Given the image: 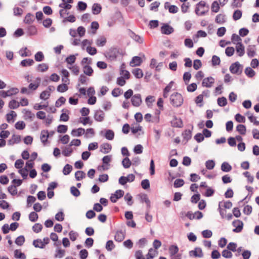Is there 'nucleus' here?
I'll return each instance as SVG.
<instances>
[{
	"label": "nucleus",
	"mask_w": 259,
	"mask_h": 259,
	"mask_svg": "<svg viewBox=\"0 0 259 259\" xmlns=\"http://www.w3.org/2000/svg\"><path fill=\"white\" fill-rule=\"evenodd\" d=\"M104 55L109 60L114 61L119 55H123L122 50L117 46H113L106 51Z\"/></svg>",
	"instance_id": "1"
},
{
	"label": "nucleus",
	"mask_w": 259,
	"mask_h": 259,
	"mask_svg": "<svg viewBox=\"0 0 259 259\" xmlns=\"http://www.w3.org/2000/svg\"><path fill=\"white\" fill-rule=\"evenodd\" d=\"M208 10L209 6L204 1H201L196 4L195 12L198 16H203L208 12Z\"/></svg>",
	"instance_id": "2"
},
{
	"label": "nucleus",
	"mask_w": 259,
	"mask_h": 259,
	"mask_svg": "<svg viewBox=\"0 0 259 259\" xmlns=\"http://www.w3.org/2000/svg\"><path fill=\"white\" fill-rule=\"evenodd\" d=\"M170 102L175 107H180L183 103V98L182 95L178 93H175L170 97Z\"/></svg>",
	"instance_id": "3"
},
{
	"label": "nucleus",
	"mask_w": 259,
	"mask_h": 259,
	"mask_svg": "<svg viewBox=\"0 0 259 259\" xmlns=\"http://www.w3.org/2000/svg\"><path fill=\"white\" fill-rule=\"evenodd\" d=\"M242 67L239 62H236L230 65L229 70L232 74H240L242 72Z\"/></svg>",
	"instance_id": "4"
},
{
	"label": "nucleus",
	"mask_w": 259,
	"mask_h": 259,
	"mask_svg": "<svg viewBox=\"0 0 259 259\" xmlns=\"http://www.w3.org/2000/svg\"><path fill=\"white\" fill-rule=\"evenodd\" d=\"M100 135L104 136L108 140H112L114 138V133L111 130H105L100 132Z\"/></svg>",
	"instance_id": "5"
},
{
	"label": "nucleus",
	"mask_w": 259,
	"mask_h": 259,
	"mask_svg": "<svg viewBox=\"0 0 259 259\" xmlns=\"http://www.w3.org/2000/svg\"><path fill=\"white\" fill-rule=\"evenodd\" d=\"M124 195V191L122 190H117L114 193L112 194L110 199L113 203L117 202V200L122 197Z\"/></svg>",
	"instance_id": "6"
},
{
	"label": "nucleus",
	"mask_w": 259,
	"mask_h": 259,
	"mask_svg": "<svg viewBox=\"0 0 259 259\" xmlns=\"http://www.w3.org/2000/svg\"><path fill=\"white\" fill-rule=\"evenodd\" d=\"M232 225L235 227L233 229V232L235 233H239L241 232L243 227V223L239 220H234L232 222Z\"/></svg>",
	"instance_id": "7"
},
{
	"label": "nucleus",
	"mask_w": 259,
	"mask_h": 259,
	"mask_svg": "<svg viewBox=\"0 0 259 259\" xmlns=\"http://www.w3.org/2000/svg\"><path fill=\"white\" fill-rule=\"evenodd\" d=\"M131 102L133 106L139 107L142 103L141 94H136L134 95L131 98Z\"/></svg>",
	"instance_id": "8"
},
{
	"label": "nucleus",
	"mask_w": 259,
	"mask_h": 259,
	"mask_svg": "<svg viewBox=\"0 0 259 259\" xmlns=\"http://www.w3.org/2000/svg\"><path fill=\"white\" fill-rule=\"evenodd\" d=\"M174 31V29L169 25L166 23H163L161 27V32L162 34L169 35Z\"/></svg>",
	"instance_id": "9"
},
{
	"label": "nucleus",
	"mask_w": 259,
	"mask_h": 259,
	"mask_svg": "<svg viewBox=\"0 0 259 259\" xmlns=\"http://www.w3.org/2000/svg\"><path fill=\"white\" fill-rule=\"evenodd\" d=\"M190 256H194L195 257H202L203 253L202 250L200 247H196L194 250H191L189 252Z\"/></svg>",
	"instance_id": "10"
},
{
	"label": "nucleus",
	"mask_w": 259,
	"mask_h": 259,
	"mask_svg": "<svg viewBox=\"0 0 259 259\" xmlns=\"http://www.w3.org/2000/svg\"><path fill=\"white\" fill-rule=\"evenodd\" d=\"M214 82V78L211 76H209L203 79L202 85L206 88H211Z\"/></svg>",
	"instance_id": "11"
},
{
	"label": "nucleus",
	"mask_w": 259,
	"mask_h": 259,
	"mask_svg": "<svg viewBox=\"0 0 259 259\" xmlns=\"http://www.w3.org/2000/svg\"><path fill=\"white\" fill-rule=\"evenodd\" d=\"M94 119L96 121L98 122H102L103 121L105 117V113L101 110H96L95 112Z\"/></svg>",
	"instance_id": "12"
},
{
	"label": "nucleus",
	"mask_w": 259,
	"mask_h": 259,
	"mask_svg": "<svg viewBox=\"0 0 259 259\" xmlns=\"http://www.w3.org/2000/svg\"><path fill=\"white\" fill-rule=\"evenodd\" d=\"M125 236V231L122 230L117 231L114 236V239L116 241L121 242L123 240Z\"/></svg>",
	"instance_id": "13"
},
{
	"label": "nucleus",
	"mask_w": 259,
	"mask_h": 259,
	"mask_svg": "<svg viewBox=\"0 0 259 259\" xmlns=\"http://www.w3.org/2000/svg\"><path fill=\"white\" fill-rule=\"evenodd\" d=\"M193 129V126L191 125V129H186L184 132L182 133V136L183 137L184 140H186V143H187L189 140H190L192 138V132Z\"/></svg>",
	"instance_id": "14"
},
{
	"label": "nucleus",
	"mask_w": 259,
	"mask_h": 259,
	"mask_svg": "<svg viewBox=\"0 0 259 259\" xmlns=\"http://www.w3.org/2000/svg\"><path fill=\"white\" fill-rule=\"evenodd\" d=\"M236 52L239 57H242L245 53V48L241 42H238L236 46Z\"/></svg>",
	"instance_id": "15"
},
{
	"label": "nucleus",
	"mask_w": 259,
	"mask_h": 259,
	"mask_svg": "<svg viewBox=\"0 0 259 259\" xmlns=\"http://www.w3.org/2000/svg\"><path fill=\"white\" fill-rule=\"evenodd\" d=\"M171 125L174 127L181 128L183 125V123L181 119L178 118L176 116H174V119L171 121Z\"/></svg>",
	"instance_id": "16"
},
{
	"label": "nucleus",
	"mask_w": 259,
	"mask_h": 259,
	"mask_svg": "<svg viewBox=\"0 0 259 259\" xmlns=\"http://www.w3.org/2000/svg\"><path fill=\"white\" fill-rule=\"evenodd\" d=\"M142 62V58L139 56H134L130 62V65L132 67L139 66Z\"/></svg>",
	"instance_id": "17"
},
{
	"label": "nucleus",
	"mask_w": 259,
	"mask_h": 259,
	"mask_svg": "<svg viewBox=\"0 0 259 259\" xmlns=\"http://www.w3.org/2000/svg\"><path fill=\"white\" fill-rule=\"evenodd\" d=\"M85 133V130L82 127H79L77 129H73L71 134L73 137H80L83 135Z\"/></svg>",
	"instance_id": "18"
},
{
	"label": "nucleus",
	"mask_w": 259,
	"mask_h": 259,
	"mask_svg": "<svg viewBox=\"0 0 259 259\" xmlns=\"http://www.w3.org/2000/svg\"><path fill=\"white\" fill-rule=\"evenodd\" d=\"M49 138V131L48 130H42L40 133V138L41 142L45 144L48 142V139Z\"/></svg>",
	"instance_id": "19"
},
{
	"label": "nucleus",
	"mask_w": 259,
	"mask_h": 259,
	"mask_svg": "<svg viewBox=\"0 0 259 259\" xmlns=\"http://www.w3.org/2000/svg\"><path fill=\"white\" fill-rule=\"evenodd\" d=\"M37 29L34 25H30L27 27L26 29V33L28 35H34L37 34Z\"/></svg>",
	"instance_id": "20"
},
{
	"label": "nucleus",
	"mask_w": 259,
	"mask_h": 259,
	"mask_svg": "<svg viewBox=\"0 0 259 259\" xmlns=\"http://www.w3.org/2000/svg\"><path fill=\"white\" fill-rule=\"evenodd\" d=\"M83 66V72L84 74L89 76H91L93 75L94 70L92 67L88 65H82Z\"/></svg>",
	"instance_id": "21"
},
{
	"label": "nucleus",
	"mask_w": 259,
	"mask_h": 259,
	"mask_svg": "<svg viewBox=\"0 0 259 259\" xmlns=\"http://www.w3.org/2000/svg\"><path fill=\"white\" fill-rule=\"evenodd\" d=\"M35 20L34 17L31 13H28L26 15L24 19V23L25 24H30L32 23Z\"/></svg>",
	"instance_id": "22"
},
{
	"label": "nucleus",
	"mask_w": 259,
	"mask_h": 259,
	"mask_svg": "<svg viewBox=\"0 0 259 259\" xmlns=\"http://www.w3.org/2000/svg\"><path fill=\"white\" fill-rule=\"evenodd\" d=\"M102 10L101 6L97 3H95L92 6V13L94 15H98L101 13Z\"/></svg>",
	"instance_id": "23"
},
{
	"label": "nucleus",
	"mask_w": 259,
	"mask_h": 259,
	"mask_svg": "<svg viewBox=\"0 0 259 259\" xmlns=\"http://www.w3.org/2000/svg\"><path fill=\"white\" fill-rule=\"evenodd\" d=\"M79 123H82L83 125H85L87 124H89L90 125H92L93 121L91 120L90 117L89 116H85L84 117H80L78 120Z\"/></svg>",
	"instance_id": "24"
},
{
	"label": "nucleus",
	"mask_w": 259,
	"mask_h": 259,
	"mask_svg": "<svg viewBox=\"0 0 259 259\" xmlns=\"http://www.w3.org/2000/svg\"><path fill=\"white\" fill-rule=\"evenodd\" d=\"M132 73L135 77L138 79L141 78L143 76V71L140 68H135L133 69Z\"/></svg>",
	"instance_id": "25"
},
{
	"label": "nucleus",
	"mask_w": 259,
	"mask_h": 259,
	"mask_svg": "<svg viewBox=\"0 0 259 259\" xmlns=\"http://www.w3.org/2000/svg\"><path fill=\"white\" fill-rule=\"evenodd\" d=\"M34 63V62L33 59H26L21 61L20 62V65L22 67H26L32 65Z\"/></svg>",
	"instance_id": "26"
},
{
	"label": "nucleus",
	"mask_w": 259,
	"mask_h": 259,
	"mask_svg": "<svg viewBox=\"0 0 259 259\" xmlns=\"http://www.w3.org/2000/svg\"><path fill=\"white\" fill-rule=\"evenodd\" d=\"M179 247L177 245H171L169 247V251L170 256H174L178 253L179 251Z\"/></svg>",
	"instance_id": "27"
},
{
	"label": "nucleus",
	"mask_w": 259,
	"mask_h": 259,
	"mask_svg": "<svg viewBox=\"0 0 259 259\" xmlns=\"http://www.w3.org/2000/svg\"><path fill=\"white\" fill-rule=\"evenodd\" d=\"M232 168L231 165L227 162H224L221 165V170L224 172H229Z\"/></svg>",
	"instance_id": "28"
},
{
	"label": "nucleus",
	"mask_w": 259,
	"mask_h": 259,
	"mask_svg": "<svg viewBox=\"0 0 259 259\" xmlns=\"http://www.w3.org/2000/svg\"><path fill=\"white\" fill-rule=\"evenodd\" d=\"M85 177V173L81 170H78L75 173V178L76 181H79Z\"/></svg>",
	"instance_id": "29"
},
{
	"label": "nucleus",
	"mask_w": 259,
	"mask_h": 259,
	"mask_svg": "<svg viewBox=\"0 0 259 259\" xmlns=\"http://www.w3.org/2000/svg\"><path fill=\"white\" fill-rule=\"evenodd\" d=\"M244 72L245 74L250 78L253 77L255 75V71L250 67H246Z\"/></svg>",
	"instance_id": "30"
},
{
	"label": "nucleus",
	"mask_w": 259,
	"mask_h": 259,
	"mask_svg": "<svg viewBox=\"0 0 259 259\" xmlns=\"http://www.w3.org/2000/svg\"><path fill=\"white\" fill-rule=\"evenodd\" d=\"M217 103L219 106L225 107L227 105L228 102L226 97H222L218 98Z\"/></svg>",
	"instance_id": "31"
},
{
	"label": "nucleus",
	"mask_w": 259,
	"mask_h": 259,
	"mask_svg": "<svg viewBox=\"0 0 259 259\" xmlns=\"http://www.w3.org/2000/svg\"><path fill=\"white\" fill-rule=\"evenodd\" d=\"M33 245L36 248H44V244H42V241L40 239L34 240L33 241Z\"/></svg>",
	"instance_id": "32"
},
{
	"label": "nucleus",
	"mask_w": 259,
	"mask_h": 259,
	"mask_svg": "<svg viewBox=\"0 0 259 259\" xmlns=\"http://www.w3.org/2000/svg\"><path fill=\"white\" fill-rule=\"evenodd\" d=\"M101 148L104 149V151H101L103 153L106 154L111 150V145L109 143H104L101 145Z\"/></svg>",
	"instance_id": "33"
},
{
	"label": "nucleus",
	"mask_w": 259,
	"mask_h": 259,
	"mask_svg": "<svg viewBox=\"0 0 259 259\" xmlns=\"http://www.w3.org/2000/svg\"><path fill=\"white\" fill-rule=\"evenodd\" d=\"M106 39L104 36H101L96 40V45L98 47H103L106 45Z\"/></svg>",
	"instance_id": "34"
},
{
	"label": "nucleus",
	"mask_w": 259,
	"mask_h": 259,
	"mask_svg": "<svg viewBox=\"0 0 259 259\" xmlns=\"http://www.w3.org/2000/svg\"><path fill=\"white\" fill-rule=\"evenodd\" d=\"M20 106V103L15 100H12L9 103V107L10 109H15Z\"/></svg>",
	"instance_id": "35"
},
{
	"label": "nucleus",
	"mask_w": 259,
	"mask_h": 259,
	"mask_svg": "<svg viewBox=\"0 0 259 259\" xmlns=\"http://www.w3.org/2000/svg\"><path fill=\"white\" fill-rule=\"evenodd\" d=\"M236 131L241 135H244L246 133V126L243 124H238L236 127Z\"/></svg>",
	"instance_id": "36"
},
{
	"label": "nucleus",
	"mask_w": 259,
	"mask_h": 259,
	"mask_svg": "<svg viewBox=\"0 0 259 259\" xmlns=\"http://www.w3.org/2000/svg\"><path fill=\"white\" fill-rule=\"evenodd\" d=\"M45 57L42 52H37L34 55V59L36 61L41 62L44 60Z\"/></svg>",
	"instance_id": "37"
},
{
	"label": "nucleus",
	"mask_w": 259,
	"mask_h": 259,
	"mask_svg": "<svg viewBox=\"0 0 259 259\" xmlns=\"http://www.w3.org/2000/svg\"><path fill=\"white\" fill-rule=\"evenodd\" d=\"M216 23L222 24L225 22V16L222 14H219L216 16L215 20Z\"/></svg>",
	"instance_id": "38"
},
{
	"label": "nucleus",
	"mask_w": 259,
	"mask_h": 259,
	"mask_svg": "<svg viewBox=\"0 0 259 259\" xmlns=\"http://www.w3.org/2000/svg\"><path fill=\"white\" fill-rule=\"evenodd\" d=\"M185 182L183 179H176L174 183V187L176 188L181 187L183 186Z\"/></svg>",
	"instance_id": "39"
},
{
	"label": "nucleus",
	"mask_w": 259,
	"mask_h": 259,
	"mask_svg": "<svg viewBox=\"0 0 259 259\" xmlns=\"http://www.w3.org/2000/svg\"><path fill=\"white\" fill-rule=\"evenodd\" d=\"M132 162L130 159L127 157H125L122 161V164L124 168H128L132 165Z\"/></svg>",
	"instance_id": "40"
},
{
	"label": "nucleus",
	"mask_w": 259,
	"mask_h": 259,
	"mask_svg": "<svg viewBox=\"0 0 259 259\" xmlns=\"http://www.w3.org/2000/svg\"><path fill=\"white\" fill-rule=\"evenodd\" d=\"M72 170V165H71L69 164H66L63 168V173L64 175H68L71 172Z\"/></svg>",
	"instance_id": "41"
},
{
	"label": "nucleus",
	"mask_w": 259,
	"mask_h": 259,
	"mask_svg": "<svg viewBox=\"0 0 259 259\" xmlns=\"http://www.w3.org/2000/svg\"><path fill=\"white\" fill-rule=\"evenodd\" d=\"M68 89V86L65 83H62L61 84H59L57 88V91L58 92L60 93H64L66 91H67Z\"/></svg>",
	"instance_id": "42"
},
{
	"label": "nucleus",
	"mask_w": 259,
	"mask_h": 259,
	"mask_svg": "<svg viewBox=\"0 0 259 259\" xmlns=\"http://www.w3.org/2000/svg\"><path fill=\"white\" fill-rule=\"evenodd\" d=\"M48 68L49 66L46 63L39 64L37 67V70L42 72L46 71Z\"/></svg>",
	"instance_id": "43"
},
{
	"label": "nucleus",
	"mask_w": 259,
	"mask_h": 259,
	"mask_svg": "<svg viewBox=\"0 0 259 259\" xmlns=\"http://www.w3.org/2000/svg\"><path fill=\"white\" fill-rule=\"evenodd\" d=\"M25 237L23 235L18 236L15 240V243L18 246H22L25 242Z\"/></svg>",
	"instance_id": "44"
},
{
	"label": "nucleus",
	"mask_w": 259,
	"mask_h": 259,
	"mask_svg": "<svg viewBox=\"0 0 259 259\" xmlns=\"http://www.w3.org/2000/svg\"><path fill=\"white\" fill-rule=\"evenodd\" d=\"M77 8L78 10L83 11L85 10L87 8V4L85 2L79 1L78 2Z\"/></svg>",
	"instance_id": "45"
},
{
	"label": "nucleus",
	"mask_w": 259,
	"mask_h": 259,
	"mask_svg": "<svg viewBox=\"0 0 259 259\" xmlns=\"http://www.w3.org/2000/svg\"><path fill=\"white\" fill-rule=\"evenodd\" d=\"M242 13L241 11H240L239 10H235L234 12L233 15V18L234 20L237 21V20H239V19H240L242 17Z\"/></svg>",
	"instance_id": "46"
},
{
	"label": "nucleus",
	"mask_w": 259,
	"mask_h": 259,
	"mask_svg": "<svg viewBox=\"0 0 259 259\" xmlns=\"http://www.w3.org/2000/svg\"><path fill=\"white\" fill-rule=\"evenodd\" d=\"M76 60V57L74 55H70L69 56H68L66 59L65 61L67 62V64L72 65L75 62Z\"/></svg>",
	"instance_id": "47"
},
{
	"label": "nucleus",
	"mask_w": 259,
	"mask_h": 259,
	"mask_svg": "<svg viewBox=\"0 0 259 259\" xmlns=\"http://www.w3.org/2000/svg\"><path fill=\"white\" fill-rule=\"evenodd\" d=\"M51 95L50 93L48 90L42 91L40 94L39 98L40 99L46 100L48 99Z\"/></svg>",
	"instance_id": "48"
},
{
	"label": "nucleus",
	"mask_w": 259,
	"mask_h": 259,
	"mask_svg": "<svg viewBox=\"0 0 259 259\" xmlns=\"http://www.w3.org/2000/svg\"><path fill=\"white\" fill-rule=\"evenodd\" d=\"M8 192L13 196L16 195L17 194V190L16 186L14 185H10L8 188Z\"/></svg>",
	"instance_id": "49"
},
{
	"label": "nucleus",
	"mask_w": 259,
	"mask_h": 259,
	"mask_svg": "<svg viewBox=\"0 0 259 259\" xmlns=\"http://www.w3.org/2000/svg\"><path fill=\"white\" fill-rule=\"evenodd\" d=\"M215 166V162L213 160H208L205 162V166L207 169H212Z\"/></svg>",
	"instance_id": "50"
},
{
	"label": "nucleus",
	"mask_w": 259,
	"mask_h": 259,
	"mask_svg": "<svg viewBox=\"0 0 259 259\" xmlns=\"http://www.w3.org/2000/svg\"><path fill=\"white\" fill-rule=\"evenodd\" d=\"M38 218L37 213L35 212L32 211L29 214V219L31 222H35L37 221Z\"/></svg>",
	"instance_id": "51"
},
{
	"label": "nucleus",
	"mask_w": 259,
	"mask_h": 259,
	"mask_svg": "<svg viewBox=\"0 0 259 259\" xmlns=\"http://www.w3.org/2000/svg\"><path fill=\"white\" fill-rule=\"evenodd\" d=\"M115 248V245L112 240H108L107 241L106 243V249L109 251H111Z\"/></svg>",
	"instance_id": "52"
},
{
	"label": "nucleus",
	"mask_w": 259,
	"mask_h": 259,
	"mask_svg": "<svg viewBox=\"0 0 259 259\" xmlns=\"http://www.w3.org/2000/svg\"><path fill=\"white\" fill-rule=\"evenodd\" d=\"M25 123L23 121H19L15 123V127L17 130H22L25 127Z\"/></svg>",
	"instance_id": "53"
},
{
	"label": "nucleus",
	"mask_w": 259,
	"mask_h": 259,
	"mask_svg": "<svg viewBox=\"0 0 259 259\" xmlns=\"http://www.w3.org/2000/svg\"><path fill=\"white\" fill-rule=\"evenodd\" d=\"M14 255L15 257L19 259H26V257L25 254L23 252L19 251L18 250L14 251Z\"/></svg>",
	"instance_id": "54"
},
{
	"label": "nucleus",
	"mask_w": 259,
	"mask_h": 259,
	"mask_svg": "<svg viewBox=\"0 0 259 259\" xmlns=\"http://www.w3.org/2000/svg\"><path fill=\"white\" fill-rule=\"evenodd\" d=\"M222 255L224 257L226 258H231L233 256L232 253L227 249H224L222 252Z\"/></svg>",
	"instance_id": "55"
},
{
	"label": "nucleus",
	"mask_w": 259,
	"mask_h": 259,
	"mask_svg": "<svg viewBox=\"0 0 259 259\" xmlns=\"http://www.w3.org/2000/svg\"><path fill=\"white\" fill-rule=\"evenodd\" d=\"M55 218L56 220L58 221H63L64 220V214L63 211L61 210V211L57 213L55 215Z\"/></svg>",
	"instance_id": "56"
},
{
	"label": "nucleus",
	"mask_w": 259,
	"mask_h": 259,
	"mask_svg": "<svg viewBox=\"0 0 259 259\" xmlns=\"http://www.w3.org/2000/svg\"><path fill=\"white\" fill-rule=\"evenodd\" d=\"M124 199L127 202V205L131 206L133 204V197L128 193H127L124 197Z\"/></svg>",
	"instance_id": "57"
},
{
	"label": "nucleus",
	"mask_w": 259,
	"mask_h": 259,
	"mask_svg": "<svg viewBox=\"0 0 259 259\" xmlns=\"http://www.w3.org/2000/svg\"><path fill=\"white\" fill-rule=\"evenodd\" d=\"M68 127L67 125L60 124L57 127V132L59 133H65L67 131Z\"/></svg>",
	"instance_id": "58"
},
{
	"label": "nucleus",
	"mask_w": 259,
	"mask_h": 259,
	"mask_svg": "<svg viewBox=\"0 0 259 259\" xmlns=\"http://www.w3.org/2000/svg\"><path fill=\"white\" fill-rule=\"evenodd\" d=\"M70 192L71 194L75 197H78L80 194L79 190L74 186H72L70 188Z\"/></svg>",
	"instance_id": "59"
},
{
	"label": "nucleus",
	"mask_w": 259,
	"mask_h": 259,
	"mask_svg": "<svg viewBox=\"0 0 259 259\" xmlns=\"http://www.w3.org/2000/svg\"><path fill=\"white\" fill-rule=\"evenodd\" d=\"M211 11L213 12L217 13L220 10V6L217 1H214L211 5Z\"/></svg>",
	"instance_id": "60"
},
{
	"label": "nucleus",
	"mask_w": 259,
	"mask_h": 259,
	"mask_svg": "<svg viewBox=\"0 0 259 259\" xmlns=\"http://www.w3.org/2000/svg\"><path fill=\"white\" fill-rule=\"evenodd\" d=\"M211 62H212V66H216L220 64L221 60L219 57L213 55L211 59Z\"/></svg>",
	"instance_id": "61"
},
{
	"label": "nucleus",
	"mask_w": 259,
	"mask_h": 259,
	"mask_svg": "<svg viewBox=\"0 0 259 259\" xmlns=\"http://www.w3.org/2000/svg\"><path fill=\"white\" fill-rule=\"evenodd\" d=\"M66 102V99L63 97H60L55 103V106L57 108L60 107L62 104H64Z\"/></svg>",
	"instance_id": "62"
},
{
	"label": "nucleus",
	"mask_w": 259,
	"mask_h": 259,
	"mask_svg": "<svg viewBox=\"0 0 259 259\" xmlns=\"http://www.w3.org/2000/svg\"><path fill=\"white\" fill-rule=\"evenodd\" d=\"M235 52V49L232 47H228L225 50V53L228 57H231L233 55Z\"/></svg>",
	"instance_id": "63"
},
{
	"label": "nucleus",
	"mask_w": 259,
	"mask_h": 259,
	"mask_svg": "<svg viewBox=\"0 0 259 259\" xmlns=\"http://www.w3.org/2000/svg\"><path fill=\"white\" fill-rule=\"evenodd\" d=\"M80 259H86L88 256V251L85 249H81L79 253Z\"/></svg>",
	"instance_id": "64"
}]
</instances>
